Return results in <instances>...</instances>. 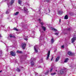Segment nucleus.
<instances>
[{
    "label": "nucleus",
    "mask_w": 76,
    "mask_h": 76,
    "mask_svg": "<svg viewBox=\"0 0 76 76\" xmlns=\"http://www.w3.org/2000/svg\"><path fill=\"white\" fill-rule=\"evenodd\" d=\"M52 70H53V68H50V72H51Z\"/></svg>",
    "instance_id": "cd10ccee"
},
{
    "label": "nucleus",
    "mask_w": 76,
    "mask_h": 76,
    "mask_svg": "<svg viewBox=\"0 0 76 76\" xmlns=\"http://www.w3.org/2000/svg\"><path fill=\"white\" fill-rule=\"evenodd\" d=\"M64 19H68V16L67 15H65L64 17Z\"/></svg>",
    "instance_id": "f3484780"
},
{
    "label": "nucleus",
    "mask_w": 76,
    "mask_h": 76,
    "mask_svg": "<svg viewBox=\"0 0 76 76\" xmlns=\"http://www.w3.org/2000/svg\"><path fill=\"white\" fill-rule=\"evenodd\" d=\"M38 20L39 21V22L40 23V24H41V25H43L44 24V23H43V22H42V23H40V22H41V19H39Z\"/></svg>",
    "instance_id": "dca6fc26"
},
{
    "label": "nucleus",
    "mask_w": 76,
    "mask_h": 76,
    "mask_svg": "<svg viewBox=\"0 0 76 76\" xmlns=\"http://www.w3.org/2000/svg\"><path fill=\"white\" fill-rule=\"evenodd\" d=\"M58 13L59 14H62V13H63V12H62V11H59L58 12Z\"/></svg>",
    "instance_id": "6ab92c4d"
},
{
    "label": "nucleus",
    "mask_w": 76,
    "mask_h": 76,
    "mask_svg": "<svg viewBox=\"0 0 76 76\" xmlns=\"http://www.w3.org/2000/svg\"><path fill=\"white\" fill-rule=\"evenodd\" d=\"M76 36H75L74 37H73L72 39V43H73V42H75V41L76 40Z\"/></svg>",
    "instance_id": "7ed1b4c3"
},
{
    "label": "nucleus",
    "mask_w": 76,
    "mask_h": 76,
    "mask_svg": "<svg viewBox=\"0 0 76 76\" xmlns=\"http://www.w3.org/2000/svg\"><path fill=\"white\" fill-rule=\"evenodd\" d=\"M70 28H69L67 29V30L68 31H70Z\"/></svg>",
    "instance_id": "c756f323"
},
{
    "label": "nucleus",
    "mask_w": 76,
    "mask_h": 76,
    "mask_svg": "<svg viewBox=\"0 0 76 76\" xmlns=\"http://www.w3.org/2000/svg\"><path fill=\"white\" fill-rule=\"evenodd\" d=\"M51 43H53L54 42V39L53 38H52L51 39Z\"/></svg>",
    "instance_id": "a211bd4d"
},
{
    "label": "nucleus",
    "mask_w": 76,
    "mask_h": 76,
    "mask_svg": "<svg viewBox=\"0 0 76 76\" xmlns=\"http://www.w3.org/2000/svg\"><path fill=\"white\" fill-rule=\"evenodd\" d=\"M22 68H23V67H22Z\"/></svg>",
    "instance_id": "79ce46f5"
},
{
    "label": "nucleus",
    "mask_w": 76,
    "mask_h": 76,
    "mask_svg": "<svg viewBox=\"0 0 76 76\" xmlns=\"http://www.w3.org/2000/svg\"><path fill=\"white\" fill-rule=\"evenodd\" d=\"M61 48H64V45H62V46H61Z\"/></svg>",
    "instance_id": "72a5a7b5"
},
{
    "label": "nucleus",
    "mask_w": 76,
    "mask_h": 76,
    "mask_svg": "<svg viewBox=\"0 0 76 76\" xmlns=\"http://www.w3.org/2000/svg\"><path fill=\"white\" fill-rule=\"evenodd\" d=\"M10 55L12 56H16V54L15 52H13V51H11L10 52Z\"/></svg>",
    "instance_id": "39448f33"
},
{
    "label": "nucleus",
    "mask_w": 76,
    "mask_h": 76,
    "mask_svg": "<svg viewBox=\"0 0 76 76\" xmlns=\"http://www.w3.org/2000/svg\"><path fill=\"white\" fill-rule=\"evenodd\" d=\"M0 54H2V51L1 50V51H0Z\"/></svg>",
    "instance_id": "7c9ffc66"
},
{
    "label": "nucleus",
    "mask_w": 76,
    "mask_h": 76,
    "mask_svg": "<svg viewBox=\"0 0 76 76\" xmlns=\"http://www.w3.org/2000/svg\"><path fill=\"white\" fill-rule=\"evenodd\" d=\"M38 73H36V75H38Z\"/></svg>",
    "instance_id": "a19ab883"
},
{
    "label": "nucleus",
    "mask_w": 76,
    "mask_h": 76,
    "mask_svg": "<svg viewBox=\"0 0 76 76\" xmlns=\"http://www.w3.org/2000/svg\"><path fill=\"white\" fill-rule=\"evenodd\" d=\"M41 61H42H42L43 60V59L42 58V59H41Z\"/></svg>",
    "instance_id": "f704fd0d"
},
{
    "label": "nucleus",
    "mask_w": 76,
    "mask_h": 76,
    "mask_svg": "<svg viewBox=\"0 0 76 76\" xmlns=\"http://www.w3.org/2000/svg\"><path fill=\"white\" fill-rule=\"evenodd\" d=\"M18 14H19V12H17L14 13V15H15L16 16V15H18Z\"/></svg>",
    "instance_id": "aec40b11"
},
{
    "label": "nucleus",
    "mask_w": 76,
    "mask_h": 76,
    "mask_svg": "<svg viewBox=\"0 0 76 76\" xmlns=\"http://www.w3.org/2000/svg\"><path fill=\"white\" fill-rule=\"evenodd\" d=\"M56 73L54 72L53 73H52L51 74V75H56Z\"/></svg>",
    "instance_id": "b1692460"
},
{
    "label": "nucleus",
    "mask_w": 76,
    "mask_h": 76,
    "mask_svg": "<svg viewBox=\"0 0 76 76\" xmlns=\"http://www.w3.org/2000/svg\"><path fill=\"white\" fill-rule=\"evenodd\" d=\"M53 30L54 31H57V29L53 28Z\"/></svg>",
    "instance_id": "bb28decb"
},
{
    "label": "nucleus",
    "mask_w": 76,
    "mask_h": 76,
    "mask_svg": "<svg viewBox=\"0 0 76 76\" xmlns=\"http://www.w3.org/2000/svg\"><path fill=\"white\" fill-rule=\"evenodd\" d=\"M53 57L52 56L51 59H50L51 61H52V60H53Z\"/></svg>",
    "instance_id": "c85d7f7f"
},
{
    "label": "nucleus",
    "mask_w": 76,
    "mask_h": 76,
    "mask_svg": "<svg viewBox=\"0 0 76 76\" xmlns=\"http://www.w3.org/2000/svg\"><path fill=\"white\" fill-rule=\"evenodd\" d=\"M48 10H49V12H50V9H49Z\"/></svg>",
    "instance_id": "4c0bfd02"
},
{
    "label": "nucleus",
    "mask_w": 76,
    "mask_h": 76,
    "mask_svg": "<svg viewBox=\"0 0 76 76\" xmlns=\"http://www.w3.org/2000/svg\"><path fill=\"white\" fill-rule=\"evenodd\" d=\"M23 10L25 12H26V13H28V9H27V8L25 7H24Z\"/></svg>",
    "instance_id": "6e6552de"
},
{
    "label": "nucleus",
    "mask_w": 76,
    "mask_h": 76,
    "mask_svg": "<svg viewBox=\"0 0 76 76\" xmlns=\"http://www.w3.org/2000/svg\"><path fill=\"white\" fill-rule=\"evenodd\" d=\"M10 38H15L16 37H15V34H12L10 35Z\"/></svg>",
    "instance_id": "f03ea898"
},
{
    "label": "nucleus",
    "mask_w": 76,
    "mask_h": 76,
    "mask_svg": "<svg viewBox=\"0 0 76 76\" xmlns=\"http://www.w3.org/2000/svg\"><path fill=\"white\" fill-rule=\"evenodd\" d=\"M1 72H2V71L1 70L0 71V73H1Z\"/></svg>",
    "instance_id": "ea45409f"
},
{
    "label": "nucleus",
    "mask_w": 76,
    "mask_h": 76,
    "mask_svg": "<svg viewBox=\"0 0 76 76\" xmlns=\"http://www.w3.org/2000/svg\"><path fill=\"white\" fill-rule=\"evenodd\" d=\"M14 1H15V0H11V1L10 3H7V5H8V6H9L10 5H12V4H13V3H14Z\"/></svg>",
    "instance_id": "20e7f679"
},
{
    "label": "nucleus",
    "mask_w": 76,
    "mask_h": 76,
    "mask_svg": "<svg viewBox=\"0 0 76 76\" xmlns=\"http://www.w3.org/2000/svg\"><path fill=\"white\" fill-rule=\"evenodd\" d=\"M59 59H60V56H58L56 58V62L58 61L59 60Z\"/></svg>",
    "instance_id": "1a4fd4ad"
},
{
    "label": "nucleus",
    "mask_w": 76,
    "mask_h": 76,
    "mask_svg": "<svg viewBox=\"0 0 76 76\" xmlns=\"http://www.w3.org/2000/svg\"><path fill=\"white\" fill-rule=\"evenodd\" d=\"M8 28H10V27H8Z\"/></svg>",
    "instance_id": "37998d69"
},
{
    "label": "nucleus",
    "mask_w": 76,
    "mask_h": 76,
    "mask_svg": "<svg viewBox=\"0 0 76 76\" xmlns=\"http://www.w3.org/2000/svg\"><path fill=\"white\" fill-rule=\"evenodd\" d=\"M55 34L57 35H58V33H56Z\"/></svg>",
    "instance_id": "2f4dec72"
},
{
    "label": "nucleus",
    "mask_w": 76,
    "mask_h": 76,
    "mask_svg": "<svg viewBox=\"0 0 76 76\" xmlns=\"http://www.w3.org/2000/svg\"><path fill=\"white\" fill-rule=\"evenodd\" d=\"M68 54L69 56H72V53H71L70 52H68Z\"/></svg>",
    "instance_id": "2eb2a0df"
},
{
    "label": "nucleus",
    "mask_w": 76,
    "mask_h": 76,
    "mask_svg": "<svg viewBox=\"0 0 76 76\" xmlns=\"http://www.w3.org/2000/svg\"><path fill=\"white\" fill-rule=\"evenodd\" d=\"M23 37L24 38H24L25 40H26V41H27V40H28V39H27V38H28V36H27L26 37H25V36H24Z\"/></svg>",
    "instance_id": "ddd939ff"
},
{
    "label": "nucleus",
    "mask_w": 76,
    "mask_h": 76,
    "mask_svg": "<svg viewBox=\"0 0 76 76\" xmlns=\"http://www.w3.org/2000/svg\"><path fill=\"white\" fill-rule=\"evenodd\" d=\"M26 46V44L25 43H23L22 44V48L23 49H25V48Z\"/></svg>",
    "instance_id": "0eeeda50"
},
{
    "label": "nucleus",
    "mask_w": 76,
    "mask_h": 76,
    "mask_svg": "<svg viewBox=\"0 0 76 76\" xmlns=\"http://www.w3.org/2000/svg\"><path fill=\"white\" fill-rule=\"evenodd\" d=\"M59 22H61V19H59Z\"/></svg>",
    "instance_id": "e433bc0d"
},
{
    "label": "nucleus",
    "mask_w": 76,
    "mask_h": 76,
    "mask_svg": "<svg viewBox=\"0 0 76 76\" xmlns=\"http://www.w3.org/2000/svg\"><path fill=\"white\" fill-rule=\"evenodd\" d=\"M19 9H20V10H22V9H21V8H19Z\"/></svg>",
    "instance_id": "c9c22d12"
},
{
    "label": "nucleus",
    "mask_w": 76,
    "mask_h": 76,
    "mask_svg": "<svg viewBox=\"0 0 76 76\" xmlns=\"http://www.w3.org/2000/svg\"><path fill=\"white\" fill-rule=\"evenodd\" d=\"M64 73V69H61V74L62 75Z\"/></svg>",
    "instance_id": "4468645a"
},
{
    "label": "nucleus",
    "mask_w": 76,
    "mask_h": 76,
    "mask_svg": "<svg viewBox=\"0 0 76 76\" xmlns=\"http://www.w3.org/2000/svg\"><path fill=\"white\" fill-rule=\"evenodd\" d=\"M1 34H0V38H1Z\"/></svg>",
    "instance_id": "58836bf2"
},
{
    "label": "nucleus",
    "mask_w": 76,
    "mask_h": 76,
    "mask_svg": "<svg viewBox=\"0 0 76 76\" xmlns=\"http://www.w3.org/2000/svg\"><path fill=\"white\" fill-rule=\"evenodd\" d=\"M31 66H34V62L32 61L31 63Z\"/></svg>",
    "instance_id": "5701e85b"
},
{
    "label": "nucleus",
    "mask_w": 76,
    "mask_h": 76,
    "mask_svg": "<svg viewBox=\"0 0 76 76\" xmlns=\"http://www.w3.org/2000/svg\"><path fill=\"white\" fill-rule=\"evenodd\" d=\"M18 4H21V3H22V0H18Z\"/></svg>",
    "instance_id": "9d476101"
},
{
    "label": "nucleus",
    "mask_w": 76,
    "mask_h": 76,
    "mask_svg": "<svg viewBox=\"0 0 76 76\" xmlns=\"http://www.w3.org/2000/svg\"><path fill=\"white\" fill-rule=\"evenodd\" d=\"M17 53H22V51L19 50H17Z\"/></svg>",
    "instance_id": "412c9836"
},
{
    "label": "nucleus",
    "mask_w": 76,
    "mask_h": 76,
    "mask_svg": "<svg viewBox=\"0 0 76 76\" xmlns=\"http://www.w3.org/2000/svg\"><path fill=\"white\" fill-rule=\"evenodd\" d=\"M50 51H48V56L46 58V60H48L49 59V57H50Z\"/></svg>",
    "instance_id": "423d86ee"
},
{
    "label": "nucleus",
    "mask_w": 76,
    "mask_h": 76,
    "mask_svg": "<svg viewBox=\"0 0 76 76\" xmlns=\"http://www.w3.org/2000/svg\"><path fill=\"white\" fill-rule=\"evenodd\" d=\"M38 48V45H36L34 47V49L36 53H38V50H37V48Z\"/></svg>",
    "instance_id": "f257e3e1"
},
{
    "label": "nucleus",
    "mask_w": 76,
    "mask_h": 76,
    "mask_svg": "<svg viewBox=\"0 0 76 76\" xmlns=\"http://www.w3.org/2000/svg\"><path fill=\"white\" fill-rule=\"evenodd\" d=\"M50 0H46V1L47 2H49Z\"/></svg>",
    "instance_id": "473e14b6"
},
{
    "label": "nucleus",
    "mask_w": 76,
    "mask_h": 76,
    "mask_svg": "<svg viewBox=\"0 0 76 76\" xmlns=\"http://www.w3.org/2000/svg\"><path fill=\"white\" fill-rule=\"evenodd\" d=\"M69 60V58H66L65 59V60L64 61V63H67V61Z\"/></svg>",
    "instance_id": "f8f14e48"
},
{
    "label": "nucleus",
    "mask_w": 76,
    "mask_h": 76,
    "mask_svg": "<svg viewBox=\"0 0 76 76\" xmlns=\"http://www.w3.org/2000/svg\"><path fill=\"white\" fill-rule=\"evenodd\" d=\"M17 71H18V72H19L20 71V69L18 68L17 69Z\"/></svg>",
    "instance_id": "393cba45"
},
{
    "label": "nucleus",
    "mask_w": 76,
    "mask_h": 76,
    "mask_svg": "<svg viewBox=\"0 0 76 76\" xmlns=\"http://www.w3.org/2000/svg\"><path fill=\"white\" fill-rule=\"evenodd\" d=\"M13 30H15V31H19V30H18V29L16 28H13Z\"/></svg>",
    "instance_id": "4be33fe9"
},
{
    "label": "nucleus",
    "mask_w": 76,
    "mask_h": 76,
    "mask_svg": "<svg viewBox=\"0 0 76 76\" xmlns=\"http://www.w3.org/2000/svg\"><path fill=\"white\" fill-rule=\"evenodd\" d=\"M8 10L6 12V14H8V13H9V11H8Z\"/></svg>",
    "instance_id": "a878e982"
},
{
    "label": "nucleus",
    "mask_w": 76,
    "mask_h": 76,
    "mask_svg": "<svg viewBox=\"0 0 76 76\" xmlns=\"http://www.w3.org/2000/svg\"><path fill=\"white\" fill-rule=\"evenodd\" d=\"M42 29L44 31H45V30H46V28L43 26H42Z\"/></svg>",
    "instance_id": "9b49d317"
}]
</instances>
